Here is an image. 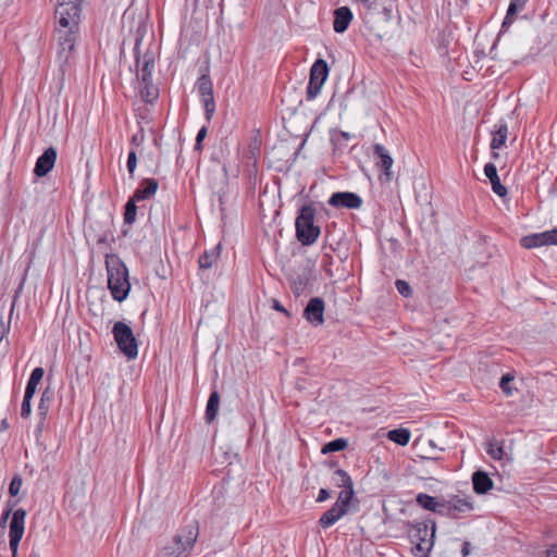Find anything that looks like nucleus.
I'll use <instances>...</instances> for the list:
<instances>
[{"label": "nucleus", "mask_w": 557, "mask_h": 557, "mask_svg": "<svg viewBox=\"0 0 557 557\" xmlns=\"http://www.w3.org/2000/svg\"><path fill=\"white\" fill-rule=\"evenodd\" d=\"M84 0H58L54 11L58 60L63 66L72 58L79 32Z\"/></svg>", "instance_id": "obj_1"}, {"label": "nucleus", "mask_w": 557, "mask_h": 557, "mask_svg": "<svg viewBox=\"0 0 557 557\" xmlns=\"http://www.w3.org/2000/svg\"><path fill=\"white\" fill-rule=\"evenodd\" d=\"M108 287L114 300H125L131 290L128 270L116 256H107Z\"/></svg>", "instance_id": "obj_2"}, {"label": "nucleus", "mask_w": 557, "mask_h": 557, "mask_svg": "<svg viewBox=\"0 0 557 557\" xmlns=\"http://www.w3.org/2000/svg\"><path fill=\"white\" fill-rule=\"evenodd\" d=\"M198 537V527L189 524L181 529L173 540L164 545L158 557H189Z\"/></svg>", "instance_id": "obj_3"}, {"label": "nucleus", "mask_w": 557, "mask_h": 557, "mask_svg": "<svg viewBox=\"0 0 557 557\" xmlns=\"http://www.w3.org/2000/svg\"><path fill=\"white\" fill-rule=\"evenodd\" d=\"M315 209L306 205L301 207L295 221L297 239L304 246L313 245L321 234L320 226L314 224Z\"/></svg>", "instance_id": "obj_4"}, {"label": "nucleus", "mask_w": 557, "mask_h": 557, "mask_svg": "<svg viewBox=\"0 0 557 557\" xmlns=\"http://www.w3.org/2000/svg\"><path fill=\"white\" fill-rule=\"evenodd\" d=\"M409 539L414 544L413 552L419 557H428L434 544L435 523L417 522L409 529Z\"/></svg>", "instance_id": "obj_5"}, {"label": "nucleus", "mask_w": 557, "mask_h": 557, "mask_svg": "<svg viewBox=\"0 0 557 557\" xmlns=\"http://www.w3.org/2000/svg\"><path fill=\"white\" fill-rule=\"evenodd\" d=\"M114 341L121 352L128 359H135L138 355V342L132 327L123 322H115L112 329Z\"/></svg>", "instance_id": "obj_6"}, {"label": "nucleus", "mask_w": 557, "mask_h": 557, "mask_svg": "<svg viewBox=\"0 0 557 557\" xmlns=\"http://www.w3.org/2000/svg\"><path fill=\"white\" fill-rule=\"evenodd\" d=\"M329 75L326 61L318 59L311 66L310 79L307 87V99L313 100L321 91Z\"/></svg>", "instance_id": "obj_7"}, {"label": "nucleus", "mask_w": 557, "mask_h": 557, "mask_svg": "<svg viewBox=\"0 0 557 557\" xmlns=\"http://www.w3.org/2000/svg\"><path fill=\"white\" fill-rule=\"evenodd\" d=\"M25 518L26 510L23 508L16 509L12 515L9 530V545L13 557L17 556L18 545L24 535Z\"/></svg>", "instance_id": "obj_8"}, {"label": "nucleus", "mask_w": 557, "mask_h": 557, "mask_svg": "<svg viewBox=\"0 0 557 557\" xmlns=\"http://www.w3.org/2000/svg\"><path fill=\"white\" fill-rule=\"evenodd\" d=\"M197 87L206 111V119L210 121L215 111L213 89L210 77L208 75H201L198 79Z\"/></svg>", "instance_id": "obj_9"}, {"label": "nucleus", "mask_w": 557, "mask_h": 557, "mask_svg": "<svg viewBox=\"0 0 557 557\" xmlns=\"http://www.w3.org/2000/svg\"><path fill=\"white\" fill-rule=\"evenodd\" d=\"M524 248H537L547 245H557V228L524 236L520 240Z\"/></svg>", "instance_id": "obj_10"}, {"label": "nucleus", "mask_w": 557, "mask_h": 557, "mask_svg": "<svg viewBox=\"0 0 557 557\" xmlns=\"http://www.w3.org/2000/svg\"><path fill=\"white\" fill-rule=\"evenodd\" d=\"M445 512L443 515H447L453 518H458L459 515L470 512L474 509L472 499L470 496H453L447 502H445Z\"/></svg>", "instance_id": "obj_11"}, {"label": "nucleus", "mask_w": 557, "mask_h": 557, "mask_svg": "<svg viewBox=\"0 0 557 557\" xmlns=\"http://www.w3.org/2000/svg\"><path fill=\"white\" fill-rule=\"evenodd\" d=\"M324 310L325 305L322 298H311L304 310V318L314 326L322 325L324 323Z\"/></svg>", "instance_id": "obj_12"}, {"label": "nucleus", "mask_w": 557, "mask_h": 557, "mask_svg": "<svg viewBox=\"0 0 557 557\" xmlns=\"http://www.w3.org/2000/svg\"><path fill=\"white\" fill-rule=\"evenodd\" d=\"M327 202L334 208L359 209L362 206L361 197L350 191L334 193Z\"/></svg>", "instance_id": "obj_13"}, {"label": "nucleus", "mask_w": 557, "mask_h": 557, "mask_svg": "<svg viewBox=\"0 0 557 557\" xmlns=\"http://www.w3.org/2000/svg\"><path fill=\"white\" fill-rule=\"evenodd\" d=\"M373 153L375 157V165L383 172L385 180L389 182L392 180V166L394 160L389 151L381 144L373 146Z\"/></svg>", "instance_id": "obj_14"}, {"label": "nucleus", "mask_w": 557, "mask_h": 557, "mask_svg": "<svg viewBox=\"0 0 557 557\" xmlns=\"http://www.w3.org/2000/svg\"><path fill=\"white\" fill-rule=\"evenodd\" d=\"M57 161V150L53 147L47 148L44 153L37 159L34 173L38 177H42L47 175L52 168L54 166Z\"/></svg>", "instance_id": "obj_15"}, {"label": "nucleus", "mask_w": 557, "mask_h": 557, "mask_svg": "<svg viewBox=\"0 0 557 557\" xmlns=\"http://www.w3.org/2000/svg\"><path fill=\"white\" fill-rule=\"evenodd\" d=\"M136 60L138 66L137 77L140 79V83L152 82L151 76L154 69L153 57L146 53L144 54L143 60H140L138 55H136Z\"/></svg>", "instance_id": "obj_16"}, {"label": "nucleus", "mask_w": 557, "mask_h": 557, "mask_svg": "<svg viewBox=\"0 0 557 557\" xmlns=\"http://www.w3.org/2000/svg\"><path fill=\"white\" fill-rule=\"evenodd\" d=\"M159 184L156 178H145L135 190L133 198L137 201L151 198L158 190Z\"/></svg>", "instance_id": "obj_17"}, {"label": "nucleus", "mask_w": 557, "mask_h": 557, "mask_svg": "<svg viewBox=\"0 0 557 557\" xmlns=\"http://www.w3.org/2000/svg\"><path fill=\"white\" fill-rule=\"evenodd\" d=\"M416 500L419 506L426 510L442 515L445 512V500H438L436 497L424 493L418 494Z\"/></svg>", "instance_id": "obj_18"}, {"label": "nucleus", "mask_w": 557, "mask_h": 557, "mask_svg": "<svg viewBox=\"0 0 557 557\" xmlns=\"http://www.w3.org/2000/svg\"><path fill=\"white\" fill-rule=\"evenodd\" d=\"M352 20V13L348 7H341L334 12L333 28L336 33H344Z\"/></svg>", "instance_id": "obj_19"}, {"label": "nucleus", "mask_w": 557, "mask_h": 557, "mask_svg": "<svg viewBox=\"0 0 557 557\" xmlns=\"http://www.w3.org/2000/svg\"><path fill=\"white\" fill-rule=\"evenodd\" d=\"M484 174L490 180L493 191L499 197H505L507 195V188L500 183L495 164L486 163Z\"/></svg>", "instance_id": "obj_20"}, {"label": "nucleus", "mask_w": 557, "mask_h": 557, "mask_svg": "<svg viewBox=\"0 0 557 557\" xmlns=\"http://www.w3.org/2000/svg\"><path fill=\"white\" fill-rule=\"evenodd\" d=\"M473 490L476 494H485L493 488V481L486 472L478 470L472 474Z\"/></svg>", "instance_id": "obj_21"}, {"label": "nucleus", "mask_w": 557, "mask_h": 557, "mask_svg": "<svg viewBox=\"0 0 557 557\" xmlns=\"http://www.w3.org/2000/svg\"><path fill=\"white\" fill-rule=\"evenodd\" d=\"M346 509H342L341 507L333 505L332 508L326 510L320 518L319 524L323 529H327L335 524L341 518L346 515Z\"/></svg>", "instance_id": "obj_22"}, {"label": "nucleus", "mask_w": 557, "mask_h": 557, "mask_svg": "<svg viewBox=\"0 0 557 557\" xmlns=\"http://www.w3.org/2000/svg\"><path fill=\"white\" fill-rule=\"evenodd\" d=\"M507 135H508L507 124L505 122H499L498 124H496L495 129L493 132V138L491 141V149L492 150L500 149L506 143Z\"/></svg>", "instance_id": "obj_23"}, {"label": "nucleus", "mask_w": 557, "mask_h": 557, "mask_svg": "<svg viewBox=\"0 0 557 557\" xmlns=\"http://www.w3.org/2000/svg\"><path fill=\"white\" fill-rule=\"evenodd\" d=\"M53 398V393L49 389H46L40 397V401L38 405V416L40 418V422L38 424V431H41L42 424L47 418L49 411V404Z\"/></svg>", "instance_id": "obj_24"}, {"label": "nucleus", "mask_w": 557, "mask_h": 557, "mask_svg": "<svg viewBox=\"0 0 557 557\" xmlns=\"http://www.w3.org/2000/svg\"><path fill=\"white\" fill-rule=\"evenodd\" d=\"M44 374H45V371L40 367H37L32 371L24 395L34 397V395L37 391V386H38L39 382L42 380Z\"/></svg>", "instance_id": "obj_25"}, {"label": "nucleus", "mask_w": 557, "mask_h": 557, "mask_svg": "<svg viewBox=\"0 0 557 557\" xmlns=\"http://www.w3.org/2000/svg\"><path fill=\"white\" fill-rule=\"evenodd\" d=\"M221 244H218L210 251L203 252L199 258V267L201 269H210L220 258Z\"/></svg>", "instance_id": "obj_26"}, {"label": "nucleus", "mask_w": 557, "mask_h": 557, "mask_svg": "<svg viewBox=\"0 0 557 557\" xmlns=\"http://www.w3.org/2000/svg\"><path fill=\"white\" fill-rule=\"evenodd\" d=\"M219 403H220V395L216 391H214L210 394V397L207 403V408H206L207 422L210 423L215 419L216 413H218Z\"/></svg>", "instance_id": "obj_27"}, {"label": "nucleus", "mask_w": 557, "mask_h": 557, "mask_svg": "<svg viewBox=\"0 0 557 557\" xmlns=\"http://www.w3.org/2000/svg\"><path fill=\"white\" fill-rule=\"evenodd\" d=\"M387 437L389 441H392L398 445L406 446L410 441L411 433L407 429H395V430H391L387 433Z\"/></svg>", "instance_id": "obj_28"}, {"label": "nucleus", "mask_w": 557, "mask_h": 557, "mask_svg": "<svg viewBox=\"0 0 557 557\" xmlns=\"http://www.w3.org/2000/svg\"><path fill=\"white\" fill-rule=\"evenodd\" d=\"M528 0H511L505 16V20L503 22V27H506L507 25L511 24L515 15L518 11H521Z\"/></svg>", "instance_id": "obj_29"}, {"label": "nucleus", "mask_w": 557, "mask_h": 557, "mask_svg": "<svg viewBox=\"0 0 557 557\" xmlns=\"http://www.w3.org/2000/svg\"><path fill=\"white\" fill-rule=\"evenodd\" d=\"M332 482L342 488L352 486V480L350 475L343 469H337L332 475Z\"/></svg>", "instance_id": "obj_30"}, {"label": "nucleus", "mask_w": 557, "mask_h": 557, "mask_svg": "<svg viewBox=\"0 0 557 557\" xmlns=\"http://www.w3.org/2000/svg\"><path fill=\"white\" fill-rule=\"evenodd\" d=\"M348 446V441L344 437H339L336 440H333L329 443H326L322 449L321 453L326 455L335 451L344 450Z\"/></svg>", "instance_id": "obj_31"}, {"label": "nucleus", "mask_w": 557, "mask_h": 557, "mask_svg": "<svg viewBox=\"0 0 557 557\" xmlns=\"http://www.w3.org/2000/svg\"><path fill=\"white\" fill-rule=\"evenodd\" d=\"M352 496H354V485L349 486V487H345L338 494L337 500L334 505L341 507L342 509H346V512H348L349 504H350Z\"/></svg>", "instance_id": "obj_32"}, {"label": "nucleus", "mask_w": 557, "mask_h": 557, "mask_svg": "<svg viewBox=\"0 0 557 557\" xmlns=\"http://www.w3.org/2000/svg\"><path fill=\"white\" fill-rule=\"evenodd\" d=\"M137 200L131 197L125 205V213H124V222L126 224H132L136 220L137 214Z\"/></svg>", "instance_id": "obj_33"}, {"label": "nucleus", "mask_w": 557, "mask_h": 557, "mask_svg": "<svg viewBox=\"0 0 557 557\" xmlns=\"http://www.w3.org/2000/svg\"><path fill=\"white\" fill-rule=\"evenodd\" d=\"M141 97L146 102H152L158 97V89L150 83H140Z\"/></svg>", "instance_id": "obj_34"}, {"label": "nucleus", "mask_w": 557, "mask_h": 557, "mask_svg": "<svg viewBox=\"0 0 557 557\" xmlns=\"http://www.w3.org/2000/svg\"><path fill=\"white\" fill-rule=\"evenodd\" d=\"M513 379H515L513 375H511L510 373H507V374L503 375L499 381V387L506 396L512 395L513 388L511 387V382L513 381Z\"/></svg>", "instance_id": "obj_35"}, {"label": "nucleus", "mask_w": 557, "mask_h": 557, "mask_svg": "<svg viewBox=\"0 0 557 557\" xmlns=\"http://www.w3.org/2000/svg\"><path fill=\"white\" fill-rule=\"evenodd\" d=\"M487 454L493 458L500 460L504 455V450L502 445H499L497 442H491L487 447Z\"/></svg>", "instance_id": "obj_36"}, {"label": "nucleus", "mask_w": 557, "mask_h": 557, "mask_svg": "<svg viewBox=\"0 0 557 557\" xmlns=\"http://www.w3.org/2000/svg\"><path fill=\"white\" fill-rule=\"evenodd\" d=\"M137 153L135 150H131L129 153H128V157H127V163H126V166H127V171L131 175V177L134 176V173H135V170L137 168Z\"/></svg>", "instance_id": "obj_37"}, {"label": "nucleus", "mask_w": 557, "mask_h": 557, "mask_svg": "<svg viewBox=\"0 0 557 557\" xmlns=\"http://www.w3.org/2000/svg\"><path fill=\"white\" fill-rule=\"evenodd\" d=\"M22 484H23L22 478L20 475H14L10 483V486H9L10 495L16 496L21 491Z\"/></svg>", "instance_id": "obj_38"}, {"label": "nucleus", "mask_w": 557, "mask_h": 557, "mask_svg": "<svg viewBox=\"0 0 557 557\" xmlns=\"http://www.w3.org/2000/svg\"><path fill=\"white\" fill-rule=\"evenodd\" d=\"M32 398L33 396L24 395V399L21 406V416L27 419L32 413Z\"/></svg>", "instance_id": "obj_39"}, {"label": "nucleus", "mask_w": 557, "mask_h": 557, "mask_svg": "<svg viewBox=\"0 0 557 557\" xmlns=\"http://www.w3.org/2000/svg\"><path fill=\"white\" fill-rule=\"evenodd\" d=\"M395 284H396V288H397L398 293L401 296L409 297L411 295V293H412L411 286L406 281L397 280Z\"/></svg>", "instance_id": "obj_40"}, {"label": "nucleus", "mask_w": 557, "mask_h": 557, "mask_svg": "<svg viewBox=\"0 0 557 557\" xmlns=\"http://www.w3.org/2000/svg\"><path fill=\"white\" fill-rule=\"evenodd\" d=\"M207 133H208V129H207V126H202L197 136H196V144H195V149L197 150H200L201 149V143L202 140L206 138L207 136Z\"/></svg>", "instance_id": "obj_41"}, {"label": "nucleus", "mask_w": 557, "mask_h": 557, "mask_svg": "<svg viewBox=\"0 0 557 557\" xmlns=\"http://www.w3.org/2000/svg\"><path fill=\"white\" fill-rule=\"evenodd\" d=\"M13 505L8 506V508L2 512L0 518V524H4L7 520L9 519L11 512H12Z\"/></svg>", "instance_id": "obj_42"}, {"label": "nucleus", "mask_w": 557, "mask_h": 557, "mask_svg": "<svg viewBox=\"0 0 557 557\" xmlns=\"http://www.w3.org/2000/svg\"><path fill=\"white\" fill-rule=\"evenodd\" d=\"M331 494L329 492V490L326 488H321L320 492H319V495H318V498H317V502H324L326 500L327 498H330Z\"/></svg>", "instance_id": "obj_43"}, {"label": "nucleus", "mask_w": 557, "mask_h": 557, "mask_svg": "<svg viewBox=\"0 0 557 557\" xmlns=\"http://www.w3.org/2000/svg\"><path fill=\"white\" fill-rule=\"evenodd\" d=\"M9 332V326L0 319V339H3Z\"/></svg>", "instance_id": "obj_44"}, {"label": "nucleus", "mask_w": 557, "mask_h": 557, "mask_svg": "<svg viewBox=\"0 0 557 557\" xmlns=\"http://www.w3.org/2000/svg\"><path fill=\"white\" fill-rule=\"evenodd\" d=\"M461 554L463 557H467L470 554V543L469 542H463Z\"/></svg>", "instance_id": "obj_45"}, {"label": "nucleus", "mask_w": 557, "mask_h": 557, "mask_svg": "<svg viewBox=\"0 0 557 557\" xmlns=\"http://www.w3.org/2000/svg\"><path fill=\"white\" fill-rule=\"evenodd\" d=\"M273 309H275L276 311H280V312H283V313L287 314L286 309L277 300H274Z\"/></svg>", "instance_id": "obj_46"}, {"label": "nucleus", "mask_w": 557, "mask_h": 557, "mask_svg": "<svg viewBox=\"0 0 557 557\" xmlns=\"http://www.w3.org/2000/svg\"><path fill=\"white\" fill-rule=\"evenodd\" d=\"M10 428V424L7 419L1 420L0 422V431H7Z\"/></svg>", "instance_id": "obj_47"}, {"label": "nucleus", "mask_w": 557, "mask_h": 557, "mask_svg": "<svg viewBox=\"0 0 557 557\" xmlns=\"http://www.w3.org/2000/svg\"><path fill=\"white\" fill-rule=\"evenodd\" d=\"M545 557H557V550L554 546H552L548 550Z\"/></svg>", "instance_id": "obj_48"}, {"label": "nucleus", "mask_w": 557, "mask_h": 557, "mask_svg": "<svg viewBox=\"0 0 557 557\" xmlns=\"http://www.w3.org/2000/svg\"><path fill=\"white\" fill-rule=\"evenodd\" d=\"M429 445L432 447V448H437L436 444L434 443L433 440H430L429 441Z\"/></svg>", "instance_id": "obj_49"}, {"label": "nucleus", "mask_w": 557, "mask_h": 557, "mask_svg": "<svg viewBox=\"0 0 557 557\" xmlns=\"http://www.w3.org/2000/svg\"><path fill=\"white\" fill-rule=\"evenodd\" d=\"M425 459H429V460H438V459H440V457H437V456H434V457H433V456H432V457H425Z\"/></svg>", "instance_id": "obj_50"}, {"label": "nucleus", "mask_w": 557, "mask_h": 557, "mask_svg": "<svg viewBox=\"0 0 557 557\" xmlns=\"http://www.w3.org/2000/svg\"><path fill=\"white\" fill-rule=\"evenodd\" d=\"M28 557H39V554H37V553H33V554H30Z\"/></svg>", "instance_id": "obj_51"}, {"label": "nucleus", "mask_w": 557, "mask_h": 557, "mask_svg": "<svg viewBox=\"0 0 557 557\" xmlns=\"http://www.w3.org/2000/svg\"><path fill=\"white\" fill-rule=\"evenodd\" d=\"M493 157H494V158H497V157H498V153H497V152H494V153H493Z\"/></svg>", "instance_id": "obj_52"}, {"label": "nucleus", "mask_w": 557, "mask_h": 557, "mask_svg": "<svg viewBox=\"0 0 557 557\" xmlns=\"http://www.w3.org/2000/svg\"><path fill=\"white\" fill-rule=\"evenodd\" d=\"M2 342V339H0V343Z\"/></svg>", "instance_id": "obj_53"}]
</instances>
